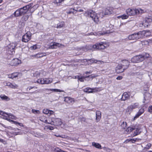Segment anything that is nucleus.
<instances>
[{"label":"nucleus","mask_w":152,"mask_h":152,"mask_svg":"<svg viewBox=\"0 0 152 152\" xmlns=\"http://www.w3.org/2000/svg\"><path fill=\"white\" fill-rule=\"evenodd\" d=\"M32 4H30L18 9L13 14L14 17H18L24 15L27 12L29 9L33 7H32Z\"/></svg>","instance_id":"1"},{"label":"nucleus","mask_w":152,"mask_h":152,"mask_svg":"<svg viewBox=\"0 0 152 152\" xmlns=\"http://www.w3.org/2000/svg\"><path fill=\"white\" fill-rule=\"evenodd\" d=\"M109 45V44L107 42H101L96 43L92 47L94 49L103 50L108 47Z\"/></svg>","instance_id":"2"},{"label":"nucleus","mask_w":152,"mask_h":152,"mask_svg":"<svg viewBox=\"0 0 152 152\" xmlns=\"http://www.w3.org/2000/svg\"><path fill=\"white\" fill-rule=\"evenodd\" d=\"M88 17L91 18L96 23H98L99 21V18L97 14L92 10L87 11L86 12Z\"/></svg>","instance_id":"3"},{"label":"nucleus","mask_w":152,"mask_h":152,"mask_svg":"<svg viewBox=\"0 0 152 152\" xmlns=\"http://www.w3.org/2000/svg\"><path fill=\"white\" fill-rule=\"evenodd\" d=\"M17 44L15 43H12L9 44L7 47V53L10 55H12L15 53V49Z\"/></svg>","instance_id":"4"},{"label":"nucleus","mask_w":152,"mask_h":152,"mask_svg":"<svg viewBox=\"0 0 152 152\" xmlns=\"http://www.w3.org/2000/svg\"><path fill=\"white\" fill-rule=\"evenodd\" d=\"M31 33L30 31H28L22 36V41L27 42L31 39Z\"/></svg>","instance_id":"5"},{"label":"nucleus","mask_w":152,"mask_h":152,"mask_svg":"<svg viewBox=\"0 0 152 152\" xmlns=\"http://www.w3.org/2000/svg\"><path fill=\"white\" fill-rule=\"evenodd\" d=\"M51 121V123L50 124L55 126H58L62 124V121L60 118H52Z\"/></svg>","instance_id":"6"},{"label":"nucleus","mask_w":152,"mask_h":152,"mask_svg":"<svg viewBox=\"0 0 152 152\" xmlns=\"http://www.w3.org/2000/svg\"><path fill=\"white\" fill-rule=\"evenodd\" d=\"M152 22V18L151 16H148L146 17L145 19L143 22L142 23V25L144 26L145 27H147L149 24Z\"/></svg>","instance_id":"7"},{"label":"nucleus","mask_w":152,"mask_h":152,"mask_svg":"<svg viewBox=\"0 0 152 152\" xmlns=\"http://www.w3.org/2000/svg\"><path fill=\"white\" fill-rule=\"evenodd\" d=\"M143 60V58H142L141 55L134 56L132 58V61L133 63L138 62L142 61Z\"/></svg>","instance_id":"8"},{"label":"nucleus","mask_w":152,"mask_h":152,"mask_svg":"<svg viewBox=\"0 0 152 152\" xmlns=\"http://www.w3.org/2000/svg\"><path fill=\"white\" fill-rule=\"evenodd\" d=\"M0 114L3 115L4 117L3 118L6 120H7L8 118H10V116H11L10 118H11L13 119H15V116L13 115L11 113L8 114L7 113H5V112H2L1 111H0Z\"/></svg>","instance_id":"9"},{"label":"nucleus","mask_w":152,"mask_h":152,"mask_svg":"<svg viewBox=\"0 0 152 152\" xmlns=\"http://www.w3.org/2000/svg\"><path fill=\"white\" fill-rule=\"evenodd\" d=\"M136 9H128L126 10V13L128 15H134L137 14Z\"/></svg>","instance_id":"10"},{"label":"nucleus","mask_w":152,"mask_h":152,"mask_svg":"<svg viewBox=\"0 0 152 152\" xmlns=\"http://www.w3.org/2000/svg\"><path fill=\"white\" fill-rule=\"evenodd\" d=\"M21 61L18 58H14L12 60L10 63V64L12 66H17L20 64L21 63Z\"/></svg>","instance_id":"11"},{"label":"nucleus","mask_w":152,"mask_h":152,"mask_svg":"<svg viewBox=\"0 0 152 152\" xmlns=\"http://www.w3.org/2000/svg\"><path fill=\"white\" fill-rule=\"evenodd\" d=\"M62 45L64 46V45H62L59 43L56 42H54L53 43H50V45L49 47V48L50 49L56 48L57 47H59Z\"/></svg>","instance_id":"12"},{"label":"nucleus","mask_w":152,"mask_h":152,"mask_svg":"<svg viewBox=\"0 0 152 152\" xmlns=\"http://www.w3.org/2000/svg\"><path fill=\"white\" fill-rule=\"evenodd\" d=\"M140 37L137 34H134L129 35L128 38L129 40H135L140 38Z\"/></svg>","instance_id":"13"},{"label":"nucleus","mask_w":152,"mask_h":152,"mask_svg":"<svg viewBox=\"0 0 152 152\" xmlns=\"http://www.w3.org/2000/svg\"><path fill=\"white\" fill-rule=\"evenodd\" d=\"M122 64H120L118 65L116 68L115 71L117 73H118L123 72L124 71V70H125V68L122 69Z\"/></svg>","instance_id":"14"},{"label":"nucleus","mask_w":152,"mask_h":152,"mask_svg":"<svg viewBox=\"0 0 152 152\" xmlns=\"http://www.w3.org/2000/svg\"><path fill=\"white\" fill-rule=\"evenodd\" d=\"M75 99L73 98L69 97H64V101L68 104H71L75 102Z\"/></svg>","instance_id":"15"},{"label":"nucleus","mask_w":152,"mask_h":152,"mask_svg":"<svg viewBox=\"0 0 152 152\" xmlns=\"http://www.w3.org/2000/svg\"><path fill=\"white\" fill-rule=\"evenodd\" d=\"M130 96V95H129L126 92H124L122 95L121 100L122 101H125L129 99Z\"/></svg>","instance_id":"16"},{"label":"nucleus","mask_w":152,"mask_h":152,"mask_svg":"<svg viewBox=\"0 0 152 152\" xmlns=\"http://www.w3.org/2000/svg\"><path fill=\"white\" fill-rule=\"evenodd\" d=\"M113 12L112 10L111 9H106L104 11H103L102 14L104 15H107L111 14Z\"/></svg>","instance_id":"17"},{"label":"nucleus","mask_w":152,"mask_h":152,"mask_svg":"<svg viewBox=\"0 0 152 152\" xmlns=\"http://www.w3.org/2000/svg\"><path fill=\"white\" fill-rule=\"evenodd\" d=\"M139 106V104L137 103H135L132 104L131 105L128 107V108L129 110H132L137 108Z\"/></svg>","instance_id":"18"},{"label":"nucleus","mask_w":152,"mask_h":152,"mask_svg":"<svg viewBox=\"0 0 152 152\" xmlns=\"http://www.w3.org/2000/svg\"><path fill=\"white\" fill-rule=\"evenodd\" d=\"M96 120L97 122L99 121L101 118V113L100 111H97L96 112Z\"/></svg>","instance_id":"19"},{"label":"nucleus","mask_w":152,"mask_h":152,"mask_svg":"<svg viewBox=\"0 0 152 152\" xmlns=\"http://www.w3.org/2000/svg\"><path fill=\"white\" fill-rule=\"evenodd\" d=\"M123 64L122 65L123 66H125L126 67L124 68L125 69H127L129 67V62L128 60H124L122 61Z\"/></svg>","instance_id":"20"},{"label":"nucleus","mask_w":152,"mask_h":152,"mask_svg":"<svg viewBox=\"0 0 152 152\" xmlns=\"http://www.w3.org/2000/svg\"><path fill=\"white\" fill-rule=\"evenodd\" d=\"M43 113H44L48 115H50L53 114L54 112L52 110H51L47 109H44L43 110Z\"/></svg>","instance_id":"21"},{"label":"nucleus","mask_w":152,"mask_h":152,"mask_svg":"<svg viewBox=\"0 0 152 152\" xmlns=\"http://www.w3.org/2000/svg\"><path fill=\"white\" fill-rule=\"evenodd\" d=\"M94 88H87L84 89V92L88 93H93L95 90Z\"/></svg>","instance_id":"22"},{"label":"nucleus","mask_w":152,"mask_h":152,"mask_svg":"<svg viewBox=\"0 0 152 152\" xmlns=\"http://www.w3.org/2000/svg\"><path fill=\"white\" fill-rule=\"evenodd\" d=\"M0 97L3 100H4L6 101H8L10 99L9 98L4 94H1L0 96Z\"/></svg>","instance_id":"23"},{"label":"nucleus","mask_w":152,"mask_h":152,"mask_svg":"<svg viewBox=\"0 0 152 152\" xmlns=\"http://www.w3.org/2000/svg\"><path fill=\"white\" fill-rule=\"evenodd\" d=\"M92 145L95 148L99 149H101V145L99 143H96L94 142H92Z\"/></svg>","instance_id":"24"},{"label":"nucleus","mask_w":152,"mask_h":152,"mask_svg":"<svg viewBox=\"0 0 152 152\" xmlns=\"http://www.w3.org/2000/svg\"><path fill=\"white\" fill-rule=\"evenodd\" d=\"M144 112V110L143 109L140 110L137 113V114L134 117V118H136L140 116Z\"/></svg>","instance_id":"25"},{"label":"nucleus","mask_w":152,"mask_h":152,"mask_svg":"<svg viewBox=\"0 0 152 152\" xmlns=\"http://www.w3.org/2000/svg\"><path fill=\"white\" fill-rule=\"evenodd\" d=\"M18 73L17 72L8 75V77L9 78L13 79L14 78H16L18 77Z\"/></svg>","instance_id":"26"},{"label":"nucleus","mask_w":152,"mask_h":152,"mask_svg":"<svg viewBox=\"0 0 152 152\" xmlns=\"http://www.w3.org/2000/svg\"><path fill=\"white\" fill-rule=\"evenodd\" d=\"M76 8H71L70 9L69 11L67 12V13L68 14H70L71 13H72L73 14H74L76 13L75 11Z\"/></svg>","instance_id":"27"},{"label":"nucleus","mask_w":152,"mask_h":152,"mask_svg":"<svg viewBox=\"0 0 152 152\" xmlns=\"http://www.w3.org/2000/svg\"><path fill=\"white\" fill-rule=\"evenodd\" d=\"M136 130L134 132V136H136L138 135L141 132V131H140V128H136Z\"/></svg>","instance_id":"28"},{"label":"nucleus","mask_w":152,"mask_h":152,"mask_svg":"<svg viewBox=\"0 0 152 152\" xmlns=\"http://www.w3.org/2000/svg\"><path fill=\"white\" fill-rule=\"evenodd\" d=\"M128 15L125 14H123L117 17V18L119 19L121 18L122 19H127L128 18Z\"/></svg>","instance_id":"29"},{"label":"nucleus","mask_w":152,"mask_h":152,"mask_svg":"<svg viewBox=\"0 0 152 152\" xmlns=\"http://www.w3.org/2000/svg\"><path fill=\"white\" fill-rule=\"evenodd\" d=\"M46 55L45 53H39L36 54L37 58H41Z\"/></svg>","instance_id":"30"},{"label":"nucleus","mask_w":152,"mask_h":152,"mask_svg":"<svg viewBox=\"0 0 152 152\" xmlns=\"http://www.w3.org/2000/svg\"><path fill=\"white\" fill-rule=\"evenodd\" d=\"M52 82V80L51 79L44 78V84H48Z\"/></svg>","instance_id":"31"},{"label":"nucleus","mask_w":152,"mask_h":152,"mask_svg":"<svg viewBox=\"0 0 152 152\" xmlns=\"http://www.w3.org/2000/svg\"><path fill=\"white\" fill-rule=\"evenodd\" d=\"M135 129V127L133 128L130 127H129L126 129V131L127 133H129L130 132L132 131L133 130Z\"/></svg>","instance_id":"32"},{"label":"nucleus","mask_w":152,"mask_h":152,"mask_svg":"<svg viewBox=\"0 0 152 152\" xmlns=\"http://www.w3.org/2000/svg\"><path fill=\"white\" fill-rule=\"evenodd\" d=\"M145 30L142 31H140L137 33V34L140 37V38L144 36V34H145Z\"/></svg>","instance_id":"33"},{"label":"nucleus","mask_w":152,"mask_h":152,"mask_svg":"<svg viewBox=\"0 0 152 152\" xmlns=\"http://www.w3.org/2000/svg\"><path fill=\"white\" fill-rule=\"evenodd\" d=\"M142 58H143V60L149 57V55L148 53H144L142 54L141 55Z\"/></svg>","instance_id":"34"},{"label":"nucleus","mask_w":152,"mask_h":152,"mask_svg":"<svg viewBox=\"0 0 152 152\" xmlns=\"http://www.w3.org/2000/svg\"><path fill=\"white\" fill-rule=\"evenodd\" d=\"M47 90H48V91H54V92H63V91L62 90H61L60 89H47Z\"/></svg>","instance_id":"35"},{"label":"nucleus","mask_w":152,"mask_h":152,"mask_svg":"<svg viewBox=\"0 0 152 152\" xmlns=\"http://www.w3.org/2000/svg\"><path fill=\"white\" fill-rule=\"evenodd\" d=\"M64 22H61L58 24L57 28H60L63 27L64 26Z\"/></svg>","instance_id":"36"},{"label":"nucleus","mask_w":152,"mask_h":152,"mask_svg":"<svg viewBox=\"0 0 152 152\" xmlns=\"http://www.w3.org/2000/svg\"><path fill=\"white\" fill-rule=\"evenodd\" d=\"M145 34H144L145 37H147L151 34V32H152V30L151 31V32H150V30H145Z\"/></svg>","instance_id":"37"},{"label":"nucleus","mask_w":152,"mask_h":152,"mask_svg":"<svg viewBox=\"0 0 152 152\" xmlns=\"http://www.w3.org/2000/svg\"><path fill=\"white\" fill-rule=\"evenodd\" d=\"M44 78H41L38 79L37 82V83H39L41 84H44L45 83L44 82Z\"/></svg>","instance_id":"38"},{"label":"nucleus","mask_w":152,"mask_h":152,"mask_svg":"<svg viewBox=\"0 0 152 152\" xmlns=\"http://www.w3.org/2000/svg\"><path fill=\"white\" fill-rule=\"evenodd\" d=\"M127 123L126 122H123L122 124L121 125V128L123 129H124L126 127Z\"/></svg>","instance_id":"39"},{"label":"nucleus","mask_w":152,"mask_h":152,"mask_svg":"<svg viewBox=\"0 0 152 152\" xmlns=\"http://www.w3.org/2000/svg\"><path fill=\"white\" fill-rule=\"evenodd\" d=\"M29 18V16L28 15L23 16L22 17L21 19L22 20L23 22V21H26Z\"/></svg>","instance_id":"40"},{"label":"nucleus","mask_w":152,"mask_h":152,"mask_svg":"<svg viewBox=\"0 0 152 152\" xmlns=\"http://www.w3.org/2000/svg\"><path fill=\"white\" fill-rule=\"evenodd\" d=\"M86 61H90L92 63H97V62L99 61H98L96 60H95L94 59H88V60L86 59Z\"/></svg>","instance_id":"41"},{"label":"nucleus","mask_w":152,"mask_h":152,"mask_svg":"<svg viewBox=\"0 0 152 152\" xmlns=\"http://www.w3.org/2000/svg\"><path fill=\"white\" fill-rule=\"evenodd\" d=\"M151 143H148V144L143 149V150H147L148 149L150 148L151 146Z\"/></svg>","instance_id":"42"},{"label":"nucleus","mask_w":152,"mask_h":152,"mask_svg":"<svg viewBox=\"0 0 152 152\" xmlns=\"http://www.w3.org/2000/svg\"><path fill=\"white\" fill-rule=\"evenodd\" d=\"M40 120L44 123H47V120L46 119V117L45 116H42L40 118Z\"/></svg>","instance_id":"43"},{"label":"nucleus","mask_w":152,"mask_h":152,"mask_svg":"<svg viewBox=\"0 0 152 152\" xmlns=\"http://www.w3.org/2000/svg\"><path fill=\"white\" fill-rule=\"evenodd\" d=\"M137 14H142L144 12V10L141 9H136Z\"/></svg>","instance_id":"44"},{"label":"nucleus","mask_w":152,"mask_h":152,"mask_svg":"<svg viewBox=\"0 0 152 152\" xmlns=\"http://www.w3.org/2000/svg\"><path fill=\"white\" fill-rule=\"evenodd\" d=\"M34 136L38 137H43V135L39 133H37L34 134Z\"/></svg>","instance_id":"45"},{"label":"nucleus","mask_w":152,"mask_h":152,"mask_svg":"<svg viewBox=\"0 0 152 152\" xmlns=\"http://www.w3.org/2000/svg\"><path fill=\"white\" fill-rule=\"evenodd\" d=\"M97 76V75H95L94 74H92L91 75L86 76V77H90L92 80L93 78H95Z\"/></svg>","instance_id":"46"},{"label":"nucleus","mask_w":152,"mask_h":152,"mask_svg":"<svg viewBox=\"0 0 152 152\" xmlns=\"http://www.w3.org/2000/svg\"><path fill=\"white\" fill-rule=\"evenodd\" d=\"M45 129H49L50 130H52L54 129V127L50 125L46 126L45 127Z\"/></svg>","instance_id":"47"},{"label":"nucleus","mask_w":152,"mask_h":152,"mask_svg":"<svg viewBox=\"0 0 152 152\" xmlns=\"http://www.w3.org/2000/svg\"><path fill=\"white\" fill-rule=\"evenodd\" d=\"M18 87L17 85L15 84V83H12L11 86L10 88H16Z\"/></svg>","instance_id":"48"},{"label":"nucleus","mask_w":152,"mask_h":152,"mask_svg":"<svg viewBox=\"0 0 152 152\" xmlns=\"http://www.w3.org/2000/svg\"><path fill=\"white\" fill-rule=\"evenodd\" d=\"M32 112L34 114H38L39 113V111L38 110L32 109Z\"/></svg>","instance_id":"49"},{"label":"nucleus","mask_w":152,"mask_h":152,"mask_svg":"<svg viewBox=\"0 0 152 152\" xmlns=\"http://www.w3.org/2000/svg\"><path fill=\"white\" fill-rule=\"evenodd\" d=\"M142 75V73L141 72H136L134 73V75H135L137 76H139L140 75Z\"/></svg>","instance_id":"50"},{"label":"nucleus","mask_w":152,"mask_h":152,"mask_svg":"<svg viewBox=\"0 0 152 152\" xmlns=\"http://www.w3.org/2000/svg\"><path fill=\"white\" fill-rule=\"evenodd\" d=\"M64 0H55L54 1V3H56L57 4H60L61 3V2L63 1Z\"/></svg>","instance_id":"51"},{"label":"nucleus","mask_w":152,"mask_h":152,"mask_svg":"<svg viewBox=\"0 0 152 152\" xmlns=\"http://www.w3.org/2000/svg\"><path fill=\"white\" fill-rule=\"evenodd\" d=\"M86 78V77H80L79 78V79H78V80H79L81 82H83L84 81V79Z\"/></svg>","instance_id":"52"},{"label":"nucleus","mask_w":152,"mask_h":152,"mask_svg":"<svg viewBox=\"0 0 152 152\" xmlns=\"http://www.w3.org/2000/svg\"><path fill=\"white\" fill-rule=\"evenodd\" d=\"M56 136L57 137H60L63 138H65L66 137V136L64 135H60L59 134L56 135Z\"/></svg>","instance_id":"53"},{"label":"nucleus","mask_w":152,"mask_h":152,"mask_svg":"<svg viewBox=\"0 0 152 152\" xmlns=\"http://www.w3.org/2000/svg\"><path fill=\"white\" fill-rule=\"evenodd\" d=\"M55 152H63L64 151L58 148H56L54 150Z\"/></svg>","instance_id":"54"},{"label":"nucleus","mask_w":152,"mask_h":152,"mask_svg":"<svg viewBox=\"0 0 152 152\" xmlns=\"http://www.w3.org/2000/svg\"><path fill=\"white\" fill-rule=\"evenodd\" d=\"M12 134H13L14 135H18V134L20 135V134H22V133L20 132H12Z\"/></svg>","instance_id":"55"},{"label":"nucleus","mask_w":152,"mask_h":152,"mask_svg":"<svg viewBox=\"0 0 152 152\" xmlns=\"http://www.w3.org/2000/svg\"><path fill=\"white\" fill-rule=\"evenodd\" d=\"M31 48L32 50H35L37 48V46L36 45H34L31 47Z\"/></svg>","instance_id":"56"},{"label":"nucleus","mask_w":152,"mask_h":152,"mask_svg":"<svg viewBox=\"0 0 152 152\" xmlns=\"http://www.w3.org/2000/svg\"><path fill=\"white\" fill-rule=\"evenodd\" d=\"M139 139L137 138H136L135 139L134 138H133L130 139V140L131 141L132 143H134L137 140H138Z\"/></svg>","instance_id":"57"},{"label":"nucleus","mask_w":152,"mask_h":152,"mask_svg":"<svg viewBox=\"0 0 152 152\" xmlns=\"http://www.w3.org/2000/svg\"><path fill=\"white\" fill-rule=\"evenodd\" d=\"M83 10L80 9V10H78V8H76V10H75L76 13L77 12H83Z\"/></svg>","instance_id":"58"},{"label":"nucleus","mask_w":152,"mask_h":152,"mask_svg":"<svg viewBox=\"0 0 152 152\" xmlns=\"http://www.w3.org/2000/svg\"><path fill=\"white\" fill-rule=\"evenodd\" d=\"M148 111L150 113H151L152 112V105L149 107L148 108Z\"/></svg>","instance_id":"59"},{"label":"nucleus","mask_w":152,"mask_h":152,"mask_svg":"<svg viewBox=\"0 0 152 152\" xmlns=\"http://www.w3.org/2000/svg\"><path fill=\"white\" fill-rule=\"evenodd\" d=\"M144 98L145 99H147V96L149 95V93L148 92H145L144 93Z\"/></svg>","instance_id":"60"},{"label":"nucleus","mask_w":152,"mask_h":152,"mask_svg":"<svg viewBox=\"0 0 152 152\" xmlns=\"http://www.w3.org/2000/svg\"><path fill=\"white\" fill-rule=\"evenodd\" d=\"M12 83H10L9 82H8L6 83V86H9V87L10 88Z\"/></svg>","instance_id":"61"},{"label":"nucleus","mask_w":152,"mask_h":152,"mask_svg":"<svg viewBox=\"0 0 152 152\" xmlns=\"http://www.w3.org/2000/svg\"><path fill=\"white\" fill-rule=\"evenodd\" d=\"M122 78V77L121 76H118L116 78V79L118 80H121Z\"/></svg>","instance_id":"62"},{"label":"nucleus","mask_w":152,"mask_h":152,"mask_svg":"<svg viewBox=\"0 0 152 152\" xmlns=\"http://www.w3.org/2000/svg\"><path fill=\"white\" fill-rule=\"evenodd\" d=\"M11 121L14 124H16V125H17V124H18L19 122H17V121H14L13 120H11Z\"/></svg>","instance_id":"63"},{"label":"nucleus","mask_w":152,"mask_h":152,"mask_svg":"<svg viewBox=\"0 0 152 152\" xmlns=\"http://www.w3.org/2000/svg\"><path fill=\"white\" fill-rule=\"evenodd\" d=\"M146 42H147L148 43V42L151 43H152V39H149L148 40V41H146Z\"/></svg>","instance_id":"64"}]
</instances>
